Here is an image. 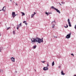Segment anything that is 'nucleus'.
Listing matches in <instances>:
<instances>
[{
    "mask_svg": "<svg viewBox=\"0 0 76 76\" xmlns=\"http://www.w3.org/2000/svg\"><path fill=\"white\" fill-rule=\"evenodd\" d=\"M31 41L32 43V44H34L35 42H37L39 44H40L41 42H43V38H42V39L39 38H32L31 39Z\"/></svg>",
    "mask_w": 76,
    "mask_h": 76,
    "instance_id": "f257e3e1",
    "label": "nucleus"
},
{
    "mask_svg": "<svg viewBox=\"0 0 76 76\" xmlns=\"http://www.w3.org/2000/svg\"><path fill=\"white\" fill-rule=\"evenodd\" d=\"M71 35V32H70L69 34L67 35L66 37V38H67L68 39L69 38H70Z\"/></svg>",
    "mask_w": 76,
    "mask_h": 76,
    "instance_id": "f03ea898",
    "label": "nucleus"
},
{
    "mask_svg": "<svg viewBox=\"0 0 76 76\" xmlns=\"http://www.w3.org/2000/svg\"><path fill=\"white\" fill-rule=\"evenodd\" d=\"M12 18H15V17L16 16V15L15 14V12H12Z\"/></svg>",
    "mask_w": 76,
    "mask_h": 76,
    "instance_id": "7ed1b4c3",
    "label": "nucleus"
},
{
    "mask_svg": "<svg viewBox=\"0 0 76 76\" xmlns=\"http://www.w3.org/2000/svg\"><path fill=\"white\" fill-rule=\"evenodd\" d=\"M68 23L69 26H70V27H71L72 26V25H71V23L70 22V19H68Z\"/></svg>",
    "mask_w": 76,
    "mask_h": 76,
    "instance_id": "20e7f679",
    "label": "nucleus"
},
{
    "mask_svg": "<svg viewBox=\"0 0 76 76\" xmlns=\"http://www.w3.org/2000/svg\"><path fill=\"white\" fill-rule=\"evenodd\" d=\"M54 10H56L57 12H58V13H60V10H58V9H56V8H54Z\"/></svg>",
    "mask_w": 76,
    "mask_h": 76,
    "instance_id": "39448f33",
    "label": "nucleus"
},
{
    "mask_svg": "<svg viewBox=\"0 0 76 76\" xmlns=\"http://www.w3.org/2000/svg\"><path fill=\"white\" fill-rule=\"evenodd\" d=\"M48 67H44L43 68V70H48Z\"/></svg>",
    "mask_w": 76,
    "mask_h": 76,
    "instance_id": "423d86ee",
    "label": "nucleus"
},
{
    "mask_svg": "<svg viewBox=\"0 0 76 76\" xmlns=\"http://www.w3.org/2000/svg\"><path fill=\"white\" fill-rule=\"evenodd\" d=\"M11 60H12L13 62H15V58H14L13 57L11 58Z\"/></svg>",
    "mask_w": 76,
    "mask_h": 76,
    "instance_id": "0eeeda50",
    "label": "nucleus"
},
{
    "mask_svg": "<svg viewBox=\"0 0 76 76\" xmlns=\"http://www.w3.org/2000/svg\"><path fill=\"white\" fill-rule=\"evenodd\" d=\"M50 13H49V12H45V14H46V15H47V16H48V15H49V14H50Z\"/></svg>",
    "mask_w": 76,
    "mask_h": 76,
    "instance_id": "6e6552de",
    "label": "nucleus"
},
{
    "mask_svg": "<svg viewBox=\"0 0 76 76\" xmlns=\"http://www.w3.org/2000/svg\"><path fill=\"white\" fill-rule=\"evenodd\" d=\"M26 22L25 21L23 22V23H25V25H28V23H26Z\"/></svg>",
    "mask_w": 76,
    "mask_h": 76,
    "instance_id": "1a4fd4ad",
    "label": "nucleus"
},
{
    "mask_svg": "<svg viewBox=\"0 0 76 76\" xmlns=\"http://www.w3.org/2000/svg\"><path fill=\"white\" fill-rule=\"evenodd\" d=\"M61 75H65V74L63 73V71L62 70L61 71Z\"/></svg>",
    "mask_w": 76,
    "mask_h": 76,
    "instance_id": "9d476101",
    "label": "nucleus"
},
{
    "mask_svg": "<svg viewBox=\"0 0 76 76\" xmlns=\"http://www.w3.org/2000/svg\"><path fill=\"white\" fill-rule=\"evenodd\" d=\"M21 13L22 14V16H25V14L24 12H21Z\"/></svg>",
    "mask_w": 76,
    "mask_h": 76,
    "instance_id": "9b49d317",
    "label": "nucleus"
},
{
    "mask_svg": "<svg viewBox=\"0 0 76 76\" xmlns=\"http://www.w3.org/2000/svg\"><path fill=\"white\" fill-rule=\"evenodd\" d=\"M64 27H65V28H68V25H67V24H66V26H64Z\"/></svg>",
    "mask_w": 76,
    "mask_h": 76,
    "instance_id": "f8f14e48",
    "label": "nucleus"
},
{
    "mask_svg": "<svg viewBox=\"0 0 76 76\" xmlns=\"http://www.w3.org/2000/svg\"><path fill=\"white\" fill-rule=\"evenodd\" d=\"M52 66H53L54 65V61H53V62L52 63Z\"/></svg>",
    "mask_w": 76,
    "mask_h": 76,
    "instance_id": "ddd939ff",
    "label": "nucleus"
},
{
    "mask_svg": "<svg viewBox=\"0 0 76 76\" xmlns=\"http://www.w3.org/2000/svg\"><path fill=\"white\" fill-rule=\"evenodd\" d=\"M3 7V9L2 10L4 11V7ZM0 11H1V10H0Z\"/></svg>",
    "mask_w": 76,
    "mask_h": 76,
    "instance_id": "4468645a",
    "label": "nucleus"
},
{
    "mask_svg": "<svg viewBox=\"0 0 76 76\" xmlns=\"http://www.w3.org/2000/svg\"><path fill=\"white\" fill-rule=\"evenodd\" d=\"M36 47H37V45H35L34 46H33V48L34 49H35V48H36Z\"/></svg>",
    "mask_w": 76,
    "mask_h": 76,
    "instance_id": "2eb2a0df",
    "label": "nucleus"
},
{
    "mask_svg": "<svg viewBox=\"0 0 76 76\" xmlns=\"http://www.w3.org/2000/svg\"><path fill=\"white\" fill-rule=\"evenodd\" d=\"M19 25L20 26H19V27L21 26H22V23H21Z\"/></svg>",
    "mask_w": 76,
    "mask_h": 76,
    "instance_id": "dca6fc26",
    "label": "nucleus"
},
{
    "mask_svg": "<svg viewBox=\"0 0 76 76\" xmlns=\"http://www.w3.org/2000/svg\"><path fill=\"white\" fill-rule=\"evenodd\" d=\"M54 26H55V25H54V24L53 25V26H52L53 28H54Z\"/></svg>",
    "mask_w": 76,
    "mask_h": 76,
    "instance_id": "f3484780",
    "label": "nucleus"
},
{
    "mask_svg": "<svg viewBox=\"0 0 76 76\" xmlns=\"http://www.w3.org/2000/svg\"><path fill=\"white\" fill-rule=\"evenodd\" d=\"M51 8L52 9H56V8H54L53 6H52Z\"/></svg>",
    "mask_w": 76,
    "mask_h": 76,
    "instance_id": "a211bd4d",
    "label": "nucleus"
},
{
    "mask_svg": "<svg viewBox=\"0 0 76 76\" xmlns=\"http://www.w3.org/2000/svg\"><path fill=\"white\" fill-rule=\"evenodd\" d=\"M18 27H17V29H19V25H18Z\"/></svg>",
    "mask_w": 76,
    "mask_h": 76,
    "instance_id": "6ab92c4d",
    "label": "nucleus"
},
{
    "mask_svg": "<svg viewBox=\"0 0 76 76\" xmlns=\"http://www.w3.org/2000/svg\"><path fill=\"white\" fill-rule=\"evenodd\" d=\"M34 15H33V14H32L31 15V18H33V17H34Z\"/></svg>",
    "mask_w": 76,
    "mask_h": 76,
    "instance_id": "aec40b11",
    "label": "nucleus"
},
{
    "mask_svg": "<svg viewBox=\"0 0 76 76\" xmlns=\"http://www.w3.org/2000/svg\"><path fill=\"white\" fill-rule=\"evenodd\" d=\"M10 27H9L8 28H7V30H8V29H10Z\"/></svg>",
    "mask_w": 76,
    "mask_h": 76,
    "instance_id": "412c9836",
    "label": "nucleus"
},
{
    "mask_svg": "<svg viewBox=\"0 0 76 76\" xmlns=\"http://www.w3.org/2000/svg\"><path fill=\"white\" fill-rule=\"evenodd\" d=\"M41 62H42V63H45V61H41Z\"/></svg>",
    "mask_w": 76,
    "mask_h": 76,
    "instance_id": "4be33fe9",
    "label": "nucleus"
},
{
    "mask_svg": "<svg viewBox=\"0 0 76 76\" xmlns=\"http://www.w3.org/2000/svg\"><path fill=\"white\" fill-rule=\"evenodd\" d=\"M13 33L14 34H15V31H13Z\"/></svg>",
    "mask_w": 76,
    "mask_h": 76,
    "instance_id": "5701e85b",
    "label": "nucleus"
},
{
    "mask_svg": "<svg viewBox=\"0 0 76 76\" xmlns=\"http://www.w3.org/2000/svg\"><path fill=\"white\" fill-rule=\"evenodd\" d=\"M71 55L72 56H73V57L74 56V55L72 53V54H71Z\"/></svg>",
    "mask_w": 76,
    "mask_h": 76,
    "instance_id": "b1692460",
    "label": "nucleus"
},
{
    "mask_svg": "<svg viewBox=\"0 0 76 76\" xmlns=\"http://www.w3.org/2000/svg\"><path fill=\"white\" fill-rule=\"evenodd\" d=\"M3 70L2 69H0V72H1Z\"/></svg>",
    "mask_w": 76,
    "mask_h": 76,
    "instance_id": "393cba45",
    "label": "nucleus"
},
{
    "mask_svg": "<svg viewBox=\"0 0 76 76\" xmlns=\"http://www.w3.org/2000/svg\"><path fill=\"white\" fill-rule=\"evenodd\" d=\"M35 14H36V12H34V14L33 15H35Z\"/></svg>",
    "mask_w": 76,
    "mask_h": 76,
    "instance_id": "a878e982",
    "label": "nucleus"
},
{
    "mask_svg": "<svg viewBox=\"0 0 76 76\" xmlns=\"http://www.w3.org/2000/svg\"><path fill=\"white\" fill-rule=\"evenodd\" d=\"M48 66H49V64H47V66L48 67Z\"/></svg>",
    "mask_w": 76,
    "mask_h": 76,
    "instance_id": "bb28decb",
    "label": "nucleus"
},
{
    "mask_svg": "<svg viewBox=\"0 0 76 76\" xmlns=\"http://www.w3.org/2000/svg\"><path fill=\"white\" fill-rule=\"evenodd\" d=\"M61 3H62V4H64V3L63 2H62Z\"/></svg>",
    "mask_w": 76,
    "mask_h": 76,
    "instance_id": "cd10ccee",
    "label": "nucleus"
},
{
    "mask_svg": "<svg viewBox=\"0 0 76 76\" xmlns=\"http://www.w3.org/2000/svg\"><path fill=\"white\" fill-rule=\"evenodd\" d=\"M15 5H16V6H18V4H17L16 3Z\"/></svg>",
    "mask_w": 76,
    "mask_h": 76,
    "instance_id": "c85d7f7f",
    "label": "nucleus"
},
{
    "mask_svg": "<svg viewBox=\"0 0 76 76\" xmlns=\"http://www.w3.org/2000/svg\"><path fill=\"white\" fill-rule=\"evenodd\" d=\"M59 4H60V5H61V4H60V3H59Z\"/></svg>",
    "mask_w": 76,
    "mask_h": 76,
    "instance_id": "c756f323",
    "label": "nucleus"
},
{
    "mask_svg": "<svg viewBox=\"0 0 76 76\" xmlns=\"http://www.w3.org/2000/svg\"><path fill=\"white\" fill-rule=\"evenodd\" d=\"M74 76H76V75H75Z\"/></svg>",
    "mask_w": 76,
    "mask_h": 76,
    "instance_id": "7c9ffc66",
    "label": "nucleus"
},
{
    "mask_svg": "<svg viewBox=\"0 0 76 76\" xmlns=\"http://www.w3.org/2000/svg\"><path fill=\"white\" fill-rule=\"evenodd\" d=\"M34 70H35V72H36V70L35 69H34Z\"/></svg>",
    "mask_w": 76,
    "mask_h": 76,
    "instance_id": "2f4dec72",
    "label": "nucleus"
},
{
    "mask_svg": "<svg viewBox=\"0 0 76 76\" xmlns=\"http://www.w3.org/2000/svg\"><path fill=\"white\" fill-rule=\"evenodd\" d=\"M10 1H12V0H10Z\"/></svg>",
    "mask_w": 76,
    "mask_h": 76,
    "instance_id": "473e14b6",
    "label": "nucleus"
},
{
    "mask_svg": "<svg viewBox=\"0 0 76 76\" xmlns=\"http://www.w3.org/2000/svg\"><path fill=\"white\" fill-rule=\"evenodd\" d=\"M54 22V23H56V22Z\"/></svg>",
    "mask_w": 76,
    "mask_h": 76,
    "instance_id": "72a5a7b5",
    "label": "nucleus"
},
{
    "mask_svg": "<svg viewBox=\"0 0 76 76\" xmlns=\"http://www.w3.org/2000/svg\"><path fill=\"white\" fill-rule=\"evenodd\" d=\"M59 68H60V66H59Z\"/></svg>",
    "mask_w": 76,
    "mask_h": 76,
    "instance_id": "f704fd0d",
    "label": "nucleus"
},
{
    "mask_svg": "<svg viewBox=\"0 0 76 76\" xmlns=\"http://www.w3.org/2000/svg\"><path fill=\"white\" fill-rule=\"evenodd\" d=\"M0 36H1V34H0Z\"/></svg>",
    "mask_w": 76,
    "mask_h": 76,
    "instance_id": "c9c22d12",
    "label": "nucleus"
},
{
    "mask_svg": "<svg viewBox=\"0 0 76 76\" xmlns=\"http://www.w3.org/2000/svg\"><path fill=\"white\" fill-rule=\"evenodd\" d=\"M6 9V8H5V10Z\"/></svg>",
    "mask_w": 76,
    "mask_h": 76,
    "instance_id": "e433bc0d",
    "label": "nucleus"
}]
</instances>
